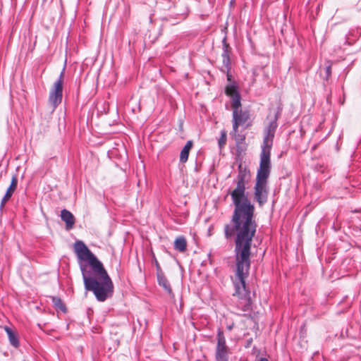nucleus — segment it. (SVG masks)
Listing matches in <instances>:
<instances>
[{"instance_id": "3", "label": "nucleus", "mask_w": 361, "mask_h": 361, "mask_svg": "<svg viewBox=\"0 0 361 361\" xmlns=\"http://www.w3.org/2000/svg\"><path fill=\"white\" fill-rule=\"evenodd\" d=\"M66 70V65L63 66L59 78L54 82L49 94V102L53 110H55L61 103L63 99V85Z\"/></svg>"}, {"instance_id": "12", "label": "nucleus", "mask_w": 361, "mask_h": 361, "mask_svg": "<svg viewBox=\"0 0 361 361\" xmlns=\"http://www.w3.org/2000/svg\"><path fill=\"white\" fill-rule=\"evenodd\" d=\"M4 330L7 334L10 344L14 348H18L20 345V342L17 333L8 326H4Z\"/></svg>"}, {"instance_id": "13", "label": "nucleus", "mask_w": 361, "mask_h": 361, "mask_svg": "<svg viewBox=\"0 0 361 361\" xmlns=\"http://www.w3.org/2000/svg\"><path fill=\"white\" fill-rule=\"evenodd\" d=\"M193 145L192 140H188L183 148L181 149L180 153V161L181 163H185L189 157V153Z\"/></svg>"}, {"instance_id": "2", "label": "nucleus", "mask_w": 361, "mask_h": 361, "mask_svg": "<svg viewBox=\"0 0 361 361\" xmlns=\"http://www.w3.org/2000/svg\"><path fill=\"white\" fill-rule=\"evenodd\" d=\"M74 251L78 259L87 264H80L85 289L92 291L99 302L105 301L114 293V284L102 262L82 240L74 243Z\"/></svg>"}, {"instance_id": "26", "label": "nucleus", "mask_w": 361, "mask_h": 361, "mask_svg": "<svg viewBox=\"0 0 361 361\" xmlns=\"http://www.w3.org/2000/svg\"><path fill=\"white\" fill-rule=\"evenodd\" d=\"M10 198H11V197H9L6 195H4V197L1 200V204H0L1 209L4 206L5 203L10 200Z\"/></svg>"}, {"instance_id": "27", "label": "nucleus", "mask_w": 361, "mask_h": 361, "mask_svg": "<svg viewBox=\"0 0 361 361\" xmlns=\"http://www.w3.org/2000/svg\"><path fill=\"white\" fill-rule=\"evenodd\" d=\"M10 198H11V197H9L6 195H4V197L1 200V204H0L1 209L4 206L5 203L10 200Z\"/></svg>"}, {"instance_id": "4", "label": "nucleus", "mask_w": 361, "mask_h": 361, "mask_svg": "<svg viewBox=\"0 0 361 361\" xmlns=\"http://www.w3.org/2000/svg\"><path fill=\"white\" fill-rule=\"evenodd\" d=\"M267 181L256 180L254 187V199L259 206L264 205L268 200Z\"/></svg>"}, {"instance_id": "25", "label": "nucleus", "mask_w": 361, "mask_h": 361, "mask_svg": "<svg viewBox=\"0 0 361 361\" xmlns=\"http://www.w3.org/2000/svg\"><path fill=\"white\" fill-rule=\"evenodd\" d=\"M154 265H155V267H156V274L157 275V274H159L161 273H163L164 271H162L161 267H160V264L158 262L157 259H156V257L154 256Z\"/></svg>"}, {"instance_id": "18", "label": "nucleus", "mask_w": 361, "mask_h": 361, "mask_svg": "<svg viewBox=\"0 0 361 361\" xmlns=\"http://www.w3.org/2000/svg\"><path fill=\"white\" fill-rule=\"evenodd\" d=\"M17 184H18L17 177H16V176H13L11 179V184H10L9 187L7 188L5 195L11 197L14 191L16 190V189L17 188Z\"/></svg>"}, {"instance_id": "30", "label": "nucleus", "mask_w": 361, "mask_h": 361, "mask_svg": "<svg viewBox=\"0 0 361 361\" xmlns=\"http://www.w3.org/2000/svg\"><path fill=\"white\" fill-rule=\"evenodd\" d=\"M115 343H116V345L114 346L115 348L119 345V341L118 340H116L115 341Z\"/></svg>"}, {"instance_id": "1", "label": "nucleus", "mask_w": 361, "mask_h": 361, "mask_svg": "<svg viewBox=\"0 0 361 361\" xmlns=\"http://www.w3.org/2000/svg\"><path fill=\"white\" fill-rule=\"evenodd\" d=\"M251 178L250 171L245 165L240 163L235 180V188L230 193L234 210L229 224L224 226V233L226 240L234 238V257L235 262V279L233 286L236 295L242 300V310L245 312L251 308L250 291L245 281L249 276L251 265V247L255 235L257 224L254 219L255 206L246 194V185Z\"/></svg>"}, {"instance_id": "23", "label": "nucleus", "mask_w": 361, "mask_h": 361, "mask_svg": "<svg viewBox=\"0 0 361 361\" xmlns=\"http://www.w3.org/2000/svg\"><path fill=\"white\" fill-rule=\"evenodd\" d=\"M236 152L238 155L241 154L246 150L245 142L243 143H235Z\"/></svg>"}, {"instance_id": "9", "label": "nucleus", "mask_w": 361, "mask_h": 361, "mask_svg": "<svg viewBox=\"0 0 361 361\" xmlns=\"http://www.w3.org/2000/svg\"><path fill=\"white\" fill-rule=\"evenodd\" d=\"M61 219L66 223V230H71L73 228L75 219L70 211L66 209H62L61 212Z\"/></svg>"}, {"instance_id": "20", "label": "nucleus", "mask_w": 361, "mask_h": 361, "mask_svg": "<svg viewBox=\"0 0 361 361\" xmlns=\"http://www.w3.org/2000/svg\"><path fill=\"white\" fill-rule=\"evenodd\" d=\"M231 106L233 111H239L240 109H242L240 94L235 95V97L231 98Z\"/></svg>"}, {"instance_id": "31", "label": "nucleus", "mask_w": 361, "mask_h": 361, "mask_svg": "<svg viewBox=\"0 0 361 361\" xmlns=\"http://www.w3.org/2000/svg\"><path fill=\"white\" fill-rule=\"evenodd\" d=\"M195 170L197 172V171H199V169H198V167H197V165H196V166H195Z\"/></svg>"}, {"instance_id": "10", "label": "nucleus", "mask_w": 361, "mask_h": 361, "mask_svg": "<svg viewBox=\"0 0 361 361\" xmlns=\"http://www.w3.org/2000/svg\"><path fill=\"white\" fill-rule=\"evenodd\" d=\"M157 279L158 284L160 286H161L169 295L173 296V293L170 283L169 282L164 273L163 272L159 274H157Z\"/></svg>"}, {"instance_id": "15", "label": "nucleus", "mask_w": 361, "mask_h": 361, "mask_svg": "<svg viewBox=\"0 0 361 361\" xmlns=\"http://www.w3.org/2000/svg\"><path fill=\"white\" fill-rule=\"evenodd\" d=\"M174 249L180 252H184L187 249V241L184 236H178L176 238L173 245Z\"/></svg>"}, {"instance_id": "7", "label": "nucleus", "mask_w": 361, "mask_h": 361, "mask_svg": "<svg viewBox=\"0 0 361 361\" xmlns=\"http://www.w3.org/2000/svg\"><path fill=\"white\" fill-rule=\"evenodd\" d=\"M222 62L225 68L227 69V72H229V71L231 68V62L230 59L231 47H230L229 44L227 43L226 36H224V37L222 39ZM227 80L229 81L231 80V75L228 73H227Z\"/></svg>"}, {"instance_id": "19", "label": "nucleus", "mask_w": 361, "mask_h": 361, "mask_svg": "<svg viewBox=\"0 0 361 361\" xmlns=\"http://www.w3.org/2000/svg\"><path fill=\"white\" fill-rule=\"evenodd\" d=\"M231 135L235 140V143H243L245 142V135L243 134H240L238 133V129H236V131H234L233 128L231 132Z\"/></svg>"}, {"instance_id": "5", "label": "nucleus", "mask_w": 361, "mask_h": 361, "mask_svg": "<svg viewBox=\"0 0 361 361\" xmlns=\"http://www.w3.org/2000/svg\"><path fill=\"white\" fill-rule=\"evenodd\" d=\"M271 157H268L264 152L260 155L259 167L257 169L256 180L267 181L271 173Z\"/></svg>"}, {"instance_id": "17", "label": "nucleus", "mask_w": 361, "mask_h": 361, "mask_svg": "<svg viewBox=\"0 0 361 361\" xmlns=\"http://www.w3.org/2000/svg\"><path fill=\"white\" fill-rule=\"evenodd\" d=\"M225 94L231 99L235 97V95L240 94L238 86L235 84V82L229 84L226 87Z\"/></svg>"}, {"instance_id": "22", "label": "nucleus", "mask_w": 361, "mask_h": 361, "mask_svg": "<svg viewBox=\"0 0 361 361\" xmlns=\"http://www.w3.org/2000/svg\"><path fill=\"white\" fill-rule=\"evenodd\" d=\"M326 66L324 68V75H322V78L324 80L328 81L331 76V62L330 61H326Z\"/></svg>"}, {"instance_id": "14", "label": "nucleus", "mask_w": 361, "mask_h": 361, "mask_svg": "<svg viewBox=\"0 0 361 361\" xmlns=\"http://www.w3.org/2000/svg\"><path fill=\"white\" fill-rule=\"evenodd\" d=\"M273 139L274 138H271V137L264 135L260 155H263V153L264 152V154H267L268 157H271V149L273 144Z\"/></svg>"}, {"instance_id": "21", "label": "nucleus", "mask_w": 361, "mask_h": 361, "mask_svg": "<svg viewBox=\"0 0 361 361\" xmlns=\"http://www.w3.org/2000/svg\"><path fill=\"white\" fill-rule=\"evenodd\" d=\"M361 35V32L358 30L356 31L355 34L354 32H350L348 35H346V42L349 44H352L353 42L357 40Z\"/></svg>"}, {"instance_id": "28", "label": "nucleus", "mask_w": 361, "mask_h": 361, "mask_svg": "<svg viewBox=\"0 0 361 361\" xmlns=\"http://www.w3.org/2000/svg\"><path fill=\"white\" fill-rule=\"evenodd\" d=\"M252 342V339L250 338L247 341L246 344L245 345V348H249Z\"/></svg>"}, {"instance_id": "24", "label": "nucleus", "mask_w": 361, "mask_h": 361, "mask_svg": "<svg viewBox=\"0 0 361 361\" xmlns=\"http://www.w3.org/2000/svg\"><path fill=\"white\" fill-rule=\"evenodd\" d=\"M226 142V132H221V137L219 139L218 144L220 148H222L225 146Z\"/></svg>"}, {"instance_id": "6", "label": "nucleus", "mask_w": 361, "mask_h": 361, "mask_svg": "<svg viewBox=\"0 0 361 361\" xmlns=\"http://www.w3.org/2000/svg\"><path fill=\"white\" fill-rule=\"evenodd\" d=\"M227 353V346L226 344L224 334L221 329H219L217 333V345L215 355L216 361H228Z\"/></svg>"}, {"instance_id": "11", "label": "nucleus", "mask_w": 361, "mask_h": 361, "mask_svg": "<svg viewBox=\"0 0 361 361\" xmlns=\"http://www.w3.org/2000/svg\"><path fill=\"white\" fill-rule=\"evenodd\" d=\"M279 115H280L279 111H277L275 114L274 119L271 121H270L268 126L265 129V135H267L268 137H271V138L274 137L275 132L278 127L277 120L279 117Z\"/></svg>"}, {"instance_id": "16", "label": "nucleus", "mask_w": 361, "mask_h": 361, "mask_svg": "<svg viewBox=\"0 0 361 361\" xmlns=\"http://www.w3.org/2000/svg\"><path fill=\"white\" fill-rule=\"evenodd\" d=\"M51 302L56 310L61 311L63 313L67 312V308L63 300L58 296H51Z\"/></svg>"}, {"instance_id": "8", "label": "nucleus", "mask_w": 361, "mask_h": 361, "mask_svg": "<svg viewBox=\"0 0 361 361\" xmlns=\"http://www.w3.org/2000/svg\"><path fill=\"white\" fill-rule=\"evenodd\" d=\"M250 118V114L247 111L240 109L239 111H233V128L234 131L238 129L239 126L245 123Z\"/></svg>"}, {"instance_id": "29", "label": "nucleus", "mask_w": 361, "mask_h": 361, "mask_svg": "<svg viewBox=\"0 0 361 361\" xmlns=\"http://www.w3.org/2000/svg\"><path fill=\"white\" fill-rule=\"evenodd\" d=\"M257 361H269V360L266 357H260Z\"/></svg>"}]
</instances>
